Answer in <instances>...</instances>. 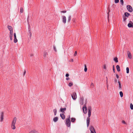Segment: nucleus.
<instances>
[{"mask_svg":"<svg viewBox=\"0 0 133 133\" xmlns=\"http://www.w3.org/2000/svg\"><path fill=\"white\" fill-rule=\"evenodd\" d=\"M103 68L105 69H106V65L105 64H104V65H103Z\"/></svg>","mask_w":133,"mask_h":133,"instance_id":"obj_38","label":"nucleus"},{"mask_svg":"<svg viewBox=\"0 0 133 133\" xmlns=\"http://www.w3.org/2000/svg\"><path fill=\"white\" fill-rule=\"evenodd\" d=\"M1 116H0V121L2 122L3 121L4 118V113L3 112H1L0 113Z\"/></svg>","mask_w":133,"mask_h":133,"instance_id":"obj_6","label":"nucleus"},{"mask_svg":"<svg viewBox=\"0 0 133 133\" xmlns=\"http://www.w3.org/2000/svg\"><path fill=\"white\" fill-rule=\"evenodd\" d=\"M77 52L76 51L74 53V56H75L77 55Z\"/></svg>","mask_w":133,"mask_h":133,"instance_id":"obj_37","label":"nucleus"},{"mask_svg":"<svg viewBox=\"0 0 133 133\" xmlns=\"http://www.w3.org/2000/svg\"><path fill=\"white\" fill-rule=\"evenodd\" d=\"M90 129L91 131V133H96L95 129L92 126L90 127Z\"/></svg>","mask_w":133,"mask_h":133,"instance_id":"obj_7","label":"nucleus"},{"mask_svg":"<svg viewBox=\"0 0 133 133\" xmlns=\"http://www.w3.org/2000/svg\"><path fill=\"white\" fill-rule=\"evenodd\" d=\"M120 2L122 5H123L124 2L123 0H120Z\"/></svg>","mask_w":133,"mask_h":133,"instance_id":"obj_35","label":"nucleus"},{"mask_svg":"<svg viewBox=\"0 0 133 133\" xmlns=\"http://www.w3.org/2000/svg\"><path fill=\"white\" fill-rule=\"evenodd\" d=\"M62 17L63 22L64 23H65L66 22V17L63 16H62Z\"/></svg>","mask_w":133,"mask_h":133,"instance_id":"obj_10","label":"nucleus"},{"mask_svg":"<svg viewBox=\"0 0 133 133\" xmlns=\"http://www.w3.org/2000/svg\"><path fill=\"white\" fill-rule=\"evenodd\" d=\"M127 8L128 11L130 12H131L132 11V7L130 5H127Z\"/></svg>","mask_w":133,"mask_h":133,"instance_id":"obj_4","label":"nucleus"},{"mask_svg":"<svg viewBox=\"0 0 133 133\" xmlns=\"http://www.w3.org/2000/svg\"><path fill=\"white\" fill-rule=\"evenodd\" d=\"M61 12H62V13H65L66 12V11H61Z\"/></svg>","mask_w":133,"mask_h":133,"instance_id":"obj_42","label":"nucleus"},{"mask_svg":"<svg viewBox=\"0 0 133 133\" xmlns=\"http://www.w3.org/2000/svg\"><path fill=\"white\" fill-rule=\"evenodd\" d=\"M73 85V83L72 82H70L68 84V85L70 87H71Z\"/></svg>","mask_w":133,"mask_h":133,"instance_id":"obj_31","label":"nucleus"},{"mask_svg":"<svg viewBox=\"0 0 133 133\" xmlns=\"http://www.w3.org/2000/svg\"><path fill=\"white\" fill-rule=\"evenodd\" d=\"M8 28L9 30L10 31V32H12L13 31L12 30V28L10 26H8Z\"/></svg>","mask_w":133,"mask_h":133,"instance_id":"obj_17","label":"nucleus"},{"mask_svg":"<svg viewBox=\"0 0 133 133\" xmlns=\"http://www.w3.org/2000/svg\"><path fill=\"white\" fill-rule=\"evenodd\" d=\"M87 66L86 65H84V71L85 72H86L87 71Z\"/></svg>","mask_w":133,"mask_h":133,"instance_id":"obj_28","label":"nucleus"},{"mask_svg":"<svg viewBox=\"0 0 133 133\" xmlns=\"http://www.w3.org/2000/svg\"><path fill=\"white\" fill-rule=\"evenodd\" d=\"M130 108L131 109H133V105L132 103L130 104Z\"/></svg>","mask_w":133,"mask_h":133,"instance_id":"obj_34","label":"nucleus"},{"mask_svg":"<svg viewBox=\"0 0 133 133\" xmlns=\"http://www.w3.org/2000/svg\"><path fill=\"white\" fill-rule=\"evenodd\" d=\"M110 9H109V11H108V12H109V13L110 12Z\"/></svg>","mask_w":133,"mask_h":133,"instance_id":"obj_53","label":"nucleus"},{"mask_svg":"<svg viewBox=\"0 0 133 133\" xmlns=\"http://www.w3.org/2000/svg\"><path fill=\"white\" fill-rule=\"evenodd\" d=\"M92 111V108L91 107H89L88 108V117L87 118V126L88 127L89 125L90 122V117L91 115V111Z\"/></svg>","mask_w":133,"mask_h":133,"instance_id":"obj_1","label":"nucleus"},{"mask_svg":"<svg viewBox=\"0 0 133 133\" xmlns=\"http://www.w3.org/2000/svg\"><path fill=\"white\" fill-rule=\"evenodd\" d=\"M128 54V57L130 59H131L132 58V56L130 52L129 51H127Z\"/></svg>","mask_w":133,"mask_h":133,"instance_id":"obj_11","label":"nucleus"},{"mask_svg":"<svg viewBox=\"0 0 133 133\" xmlns=\"http://www.w3.org/2000/svg\"><path fill=\"white\" fill-rule=\"evenodd\" d=\"M80 103L81 105H83L84 103V98L82 97H81L80 100Z\"/></svg>","mask_w":133,"mask_h":133,"instance_id":"obj_9","label":"nucleus"},{"mask_svg":"<svg viewBox=\"0 0 133 133\" xmlns=\"http://www.w3.org/2000/svg\"><path fill=\"white\" fill-rule=\"evenodd\" d=\"M29 133H38V132L36 130L34 129L30 131Z\"/></svg>","mask_w":133,"mask_h":133,"instance_id":"obj_16","label":"nucleus"},{"mask_svg":"<svg viewBox=\"0 0 133 133\" xmlns=\"http://www.w3.org/2000/svg\"><path fill=\"white\" fill-rule=\"evenodd\" d=\"M117 79H114V82H115V83H117Z\"/></svg>","mask_w":133,"mask_h":133,"instance_id":"obj_40","label":"nucleus"},{"mask_svg":"<svg viewBox=\"0 0 133 133\" xmlns=\"http://www.w3.org/2000/svg\"><path fill=\"white\" fill-rule=\"evenodd\" d=\"M118 85H119V86H118L119 89L120 90V89H121V88H122L121 82L119 81H118Z\"/></svg>","mask_w":133,"mask_h":133,"instance_id":"obj_18","label":"nucleus"},{"mask_svg":"<svg viewBox=\"0 0 133 133\" xmlns=\"http://www.w3.org/2000/svg\"><path fill=\"white\" fill-rule=\"evenodd\" d=\"M60 116H61V117L63 119H65V116L63 114H60Z\"/></svg>","mask_w":133,"mask_h":133,"instance_id":"obj_19","label":"nucleus"},{"mask_svg":"<svg viewBox=\"0 0 133 133\" xmlns=\"http://www.w3.org/2000/svg\"><path fill=\"white\" fill-rule=\"evenodd\" d=\"M126 19L127 18L125 17H123V20L124 21H125L126 20Z\"/></svg>","mask_w":133,"mask_h":133,"instance_id":"obj_44","label":"nucleus"},{"mask_svg":"<svg viewBox=\"0 0 133 133\" xmlns=\"http://www.w3.org/2000/svg\"><path fill=\"white\" fill-rule=\"evenodd\" d=\"M106 78H107V79H108L107 77H106Z\"/></svg>","mask_w":133,"mask_h":133,"instance_id":"obj_55","label":"nucleus"},{"mask_svg":"<svg viewBox=\"0 0 133 133\" xmlns=\"http://www.w3.org/2000/svg\"><path fill=\"white\" fill-rule=\"evenodd\" d=\"M69 76V74H66V75L65 76L66 77H68Z\"/></svg>","mask_w":133,"mask_h":133,"instance_id":"obj_48","label":"nucleus"},{"mask_svg":"<svg viewBox=\"0 0 133 133\" xmlns=\"http://www.w3.org/2000/svg\"><path fill=\"white\" fill-rule=\"evenodd\" d=\"M91 86H94V83H92L91 84Z\"/></svg>","mask_w":133,"mask_h":133,"instance_id":"obj_51","label":"nucleus"},{"mask_svg":"<svg viewBox=\"0 0 133 133\" xmlns=\"http://www.w3.org/2000/svg\"><path fill=\"white\" fill-rule=\"evenodd\" d=\"M119 94L121 97H122L123 96V92L121 91L119 92Z\"/></svg>","mask_w":133,"mask_h":133,"instance_id":"obj_29","label":"nucleus"},{"mask_svg":"<svg viewBox=\"0 0 133 133\" xmlns=\"http://www.w3.org/2000/svg\"><path fill=\"white\" fill-rule=\"evenodd\" d=\"M66 110V108H61L60 109V111L62 113L64 114L65 112L64 111H65Z\"/></svg>","mask_w":133,"mask_h":133,"instance_id":"obj_13","label":"nucleus"},{"mask_svg":"<svg viewBox=\"0 0 133 133\" xmlns=\"http://www.w3.org/2000/svg\"><path fill=\"white\" fill-rule=\"evenodd\" d=\"M76 120V119L75 118H71V122H74Z\"/></svg>","mask_w":133,"mask_h":133,"instance_id":"obj_27","label":"nucleus"},{"mask_svg":"<svg viewBox=\"0 0 133 133\" xmlns=\"http://www.w3.org/2000/svg\"><path fill=\"white\" fill-rule=\"evenodd\" d=\"M127 73L128 74L129 72V69L128 67L126 68Z\"/></svg>","mask_w":133,"mask_h":133,"instance_id":"obj_32","label":"nucleus"},{"mask_svg":"<svg viewBox=\"0 0 133 133\" xmlns=\"http://www.w3.org/2000/svg\"><path fill=\"white\" fill-rule=\"evenodd\" d=\"M54 50H55V51H56V48L54 46Z\"/></svg>","mask_w":133,"mask_h":133,"instance_id":"obj_49","label":"nucleus"},{"mask_svg":"<svg viewBox=\"0 0 133 133\" xmlns=\"http://www.w3.org/2000/svg\"><path fill=\"white\" fill-rule=\"evenodd\" d=\"M58 120V118L57 117H56L54 118L53 119V121L55 122H57Z\"/></svg>","mask_w":133,"mask_h":133,"instance_id":"obj_22","label":"nucleus"},{"mask_svg":"<svg viewBox=\"0 0 133 133\" xmlns=\"http://www.w3.org/2000/svg\"><path fill=\"white\" fill-rule=\"evenodd\" d=\"M23 8L22 7H21L20 8V12L21 13H23Z\"/></svg>","mask_w":133,"mask_h":133,"instance_id":"obj_33","label":"nucleus"},{"mask_svg":"<svg viewBox=\"0 0 133 133\" xmlns=\"http://www.w3.org/2000/svg\"><path fill=\"white\" fill-rule=\"evenodd\" d=\"M82 109L84 113V114H86L87 113V108L85 105H84Z\"/></svg>","mask_w":133,"mask_h":133,"instance_id":"obj_8","label":"nucleus"},{"mask_svg":"<svg viewBox=\"0 0 133 133\" xmlns=\"http://www.w3.org/2000/svg\"><path fill=\"white\" fill-rule=\"evenodd\" d=\"M132 133H133V132H132Z\"/></svg>","mask_w":133,"mask_h":133,"instance_id":"obj_56","label":"nucleus"},{"mask_svg":"<svg viewBox=\"0 0 133 133\" xmlns=\"http://www.w3.org/2000/svg\"><path fill=\"white\" fill-rule=\"evenodd\" d=\"M71 19V16L70 15H69L67 21L68 22H69L70 21Z\"/></svg>","mask_w":133,"mask_h":133,"instance_id":"obj_23","label":"nucleus"},{"mask_svg":"<svg viewBox=\"0 0 133 133\" xmlns=\"http://www.w3.org/2000/svg\"><path fill=\"white\" fill-rule=\"evenodd\" d=\"M12 36H13V31L10 32L9 36V37H10V39L11 40H12Z\"/></svg>","mask_w":133,"mask_h":133,"instance_id":"obj_15","label":"nucleus"},{"mask_svg":"<svg viewBox=\"0 0 133 133\" xmlns=\"http://www.w3.org/2000/svg\"><path fill=\"white\" fill-rule=\"evenodd\" d=\"M107 14H108V19L109 18V12H108L107 13Z\"/></svg>","mask_w":133,"mask_h":133,"instance_id":"obj_43","label":"nucleus"},{"mask_svg":"<svg viewBox=\"0 0 133 133\" xmlns=\"http://www.w3.org/2000/svg\"><path fill=\"white\" fill-rule=\"evenodd\" d=\"M28 18H29V16L28 17V18H27L28 22Z\"/></svg>","mask_w":133,"mask_h":133,"instance_id":"obj_54","label":"nucleus"},{"mask_svg":"<svg viewBox=\"0 0 133 133\" xmlns=\"http://www.w3.org/2000/svg\"><path fill=\"white\" fill-rule=\"evenodd\" d=\"M116 77L117 78V79H118V78H119V76H118V75L117 74H116Z\"/></svg>","mask_w":133,"mask_h":133,"instance_id":"obj_47","label":"nucleus"},{"mask_svg":"<svg viewBox=\"0 0 133 133\" xmlns=\"http://www.w3.org/2000/svg\"><path fill=\"white\" fill-rule=\"evenodd\" d=\"M122 123L124 124H126V123L124 121H122Z\"/></svg>","mask_w":133,"mask_h":133,"instance_id":"obj_46","label":"nucleus"},{"mask_svg":"<svg viewBox=\"0 0 133 133\" xmlns=\"http://www.w3.org/2000/svg\"><path fill=\"white\" fill-rule=\"evenodd\" d=\"M71 61L72 62H73L74 61V60L73 59H71Z\"/></svg>","mask_w":133,"mask_h":133,"instance_id":"obj_52","label":"nucleus"},{"mask_svg":"<svg viewBox=\"0 0 133 133\" xmlns=\"http://www.w3.org/2000/svg\"><path fill=\"white\" fill-rule=\"evenodd\" d=\"M128 26L129 28H133V23L130 21V23L128 24Z\"/></svg>","mask_w":133,"mask_h":133,"instance_id":"obj_14","label":"nucleus"},{"mask_svg":"<svg viewBox=\"0 0 133 133\" xmlns=\"http://www.w3.org/2000/svg\"><path fill=\"white\" fill-rule=\"evenodd\" d=\"M71 96L72 98L74 100H75L77 98L76 94V92H74L71 95Z\"/></svg>","mask_w":133,"mask_h":133,"instance_id":"obj_5","label":"nucleus"},{"mask_svg":"<svg viewBox=\"0 0 133 133\" xmlns=\"http://www.w3.org/2000/svg\"><path fill=\"white\" fill-rule=\"evenodd\" d=\"M116 69L117 70L118 72H119L120 71V67L119 65H117L116 66Z\"/></svg>","mask_w":133,"mask_h":133,"instance_id":"obj_21","label":"nucleus"},{"mask_svg":"<svg viewBox=\"0 0 133 133\" xmlns=\"http://www.w3.org/2000/svg\"><path fill=\"white\" fill-rule=\"evenodd\" d=\"M48 55V53L47 52L45 51L44 52L43 56L44 57H46Z\"/></svg>","mask_w":133,"mask_h":133,"instance_id":"obj_20","label":"nucleus"},{"mask_svg":"<svg viewBox=\"0 0 133 133\" xmlns=\"http://www.w3.org/2000/svg\"><path fill=\"white\" fill-rule=\"evenodd\" d=\"M14 42L15 43H16L18 41L16 38V34L15 33H14Z\"/></svg>","mask_w":133,"mask_h":133,"instance_id":"obj_12","label":"nucleus"},{"mask_svg":"<svg viewBox=\"0 0 133 133\" xmlns=\"http://www.w3.org/2000/svg\"><path fill=\"white\" fill-rule=\"evenodd\" d=\"M30 56L31 57L33 56V54L32 53H30Z\"/></svg>","mask_w":133,"mask_h":133,"instance_id":"obj_39","label":"nucleus"},{"mask_svg":"<svg viewBox=\"0 0 133 133\" xmlns=\"http://www.w3.org/2000/svg\"><path fill=\"white\" fill-rule=\"evenodd\" d=\"M17 118L16 117H14L13 119L11 124V128L13 130L16 129L15 124L16 122Z\"/></svg>","mask_w":133,"mask_h":133,"instance_id":"obj_2","label":"nucleus"},{"mask_svg":"<svg viewBox=\"0 0 133 133\" xmlns=\"http://www.w3.org/2000/svg\"><path fill=\"white\" fill-rule=\"evenodd\" d=\"M119 2V0H115V2L116 3H118Z\"/></svg>","mask_w":133,"mask_h":133,"instance_id":"obj_36","label":"nucleus"},{"mask_svg":"<svg viewBox=\"0 0 133 133\" xmlns=\"http://www.w3.org/2000/svg\"><path fill=\"white\" fill-rule=\"evenodd\" d=\"M113 71L114 72H115V68H114V65H113Z\"/></svg>","mask_w":133,"mask_h":133,"instance_id":"obj_41","label":"nucleus"},{"mask_svg":"<svg viewBox=\"0 0 133 133\" xmlns=\"http://www.w3.org/2000/svg\"><path fill=\"white\" fill-rule=\"evenodd\" d=\"M66 124L68 127H70V116H69L68 118L66 119Z\"/></svg>","mask_w":133,"mask_h":133,"instance_id":"obj_3","label":"nucleus"},{"mask_svg":"<svg viewBox=\"0 0 133 133\" xmlns=\"http://www.w3.org/2000/svg\"><path fill=\"white\" fill-rule=\"evenodd\" d=\"M124 15L125 16L128 17L129 15H130V14L128 13L125 12Z\"/></svg>","mask_w":133,"mask_h":133,"instance_id":"obj_24","label":"nucleus"},{"mask_svg":"<svg viewBox=\"0 0 133 133\" xmlns=\"http://www.w3.org/2000/svg\"><path fill=\"white\" fill-rule=\"evenodd\" d=\"M53 112L54 113V115H56L57 113V110L56 109H54L53 110Z\"/></svg>","mask_w":133,"mask_h":133,"instance_id":"obj_30","label":"nucleus"},{"mask_svg":"<svg viewBox=\"0 0 133 133\" xmlns=\"http://www.w3.org/2000/svg\"><path fill=\"white\" fill-rule=\"evenodd\" d=\"M70 79V78L69 77H67L66 78V79L67 80H69Z\"/></svg>","mask_w":133,"mask_h":133,"instance_id":"obj_50","label":"nucleus"},{"mask_svg":"<svg viewBox=\"0 0 133 133\" xmlns=\"http://www.w3.org/2000/svg\"><path fill=\"white\" fill-rule=\"evenodd\" d=\"M114 60L116 63L118 62V58L117 57L115 58L114 59Z\"/></svg>","mask_w":133,"mask_h":133,"instance_id":"obj_26","label":"nucleus"},{"mask_svg":"<svg viewBox=\"0 0 133 133\" xmlns=\"http://www.w3.org/2000/svg\"><path fill=\"white\" fill-rule=\"evenodd\" d=\"M26 72V71L25 70H24V72L23 73V76H24Z\"/></svg>","mask_w":133,"mask_h":133,"instance_id":"obj_45","label":"nucleus"},{"mask_svg":"<svg viewBox=\"0 0 133 133\" xmlns=\"http://www.w3.org/2000/svg\"><path fill=\"white\" fill-rule=\"evenodd\" d=\"M28 35L30 37H31L32 34L31 32L30 31V29L29 31Z\"/></svg>","mask_w":133,"mask_h":133,"instance_id":"obj_25","label":"nucleus"}]
</instances>
